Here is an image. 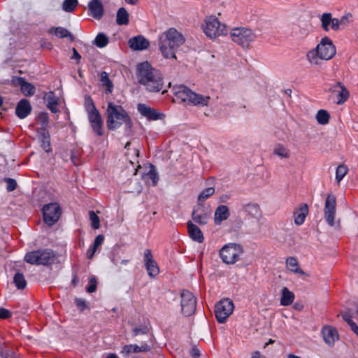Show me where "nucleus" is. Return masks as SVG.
Instances as JSON below:
<instances>
[{
    "mask_svg": "<svg viewBox=\"0 0 358 358\" xmlns=\"http://www.w3.org/2000/svg\"><path fill=\"white\" fill-rule=\"evenodd\" d=\"M89 15L99 20L104 14L103 6L101 0H92L88 3Z\"/></svg>",
    "mask_w": 358,
    "mask_h": 358,
    "instance_id": "412c9836",
    "label": "nucleus"
},
{
    "mask_svg": "<svg viewBox=\"0 0 358 358\" xmlns=\"http://www.w3.org/2000/svg\"><path fill=\"white\" fill-rule=\"evenodd\" d=\"M129 13L124 8H120L118 9L116 15V23L118 25H127L129 22Z\"/></svg>",
    "mask_w": 358,
    "mask_h": 358,
    "instance_id": "473e14b6",
    "label": "nucleus"
},
{
    "mask_svg": "<svg viewBox=\"0 0 358 358\" xmlns=\"http://www.w3.org/2000/svg\"><path fill=\"white\" fill-rule=\"evenodd\" d=\"M190 355L193 358H198L200 356V351L196 348H193L190 351Z\"/></svg>",
    "mask_w": 358,
    "mask_h": 358,
    "instance_id": "bf43d9fd",
    "label": "nucleus"
},
{
    "mask_svg": "<svg viewBox=\"0 0 358 358\" xmlns=\"http://www.w3.org/2000/svg\"><path fill=\"white\" fill-rule=\"evenodd\" d=\"M251 358H266L260 352L255 351L252 354Z\"/></svg>",
    "mask_w": 358,
    "mask_h": 358,
    "instance_id": "e2e57ef3",
    "label": "nucleus"
},
{
    "mask_svg": "<svg viewBox=\"0 0 358 358\" xmlns=\"http://www.w3.org/2000/svg\"><path fill=\"white\" fill-rule=\"evenodd\" d=\"M336 212V199L333 194H329L325 200L324 208V217L327 223L331 226H335V217Z\"/></svg>",
    "mask_w": 358,
    "mask_h": 358,
    "instance_id": "ddd939ff",
    "label": "nucleus"
},
{
    "mask_svg": "<svg viewBox=\"0 0 358 358\" xmlns=\"http://www.w3.org/2000/svg\"><path fill=\"white\" fill-rule=\"evenodd\" d=\"M322 334L325 343L329 346H333L339 338L336 329L331 326L324 327L322 329Z\"/></svg>",
    "mask_w": 358,
    "mask_h": 358,
    "instance_id": "4be33fe9",
    "label": "nucleus"
},
{
    "mask_svg": "<svg viewBox=\"0 0 358 358\" xmlns=\"http://www.w3.org/2000/svg\"><path fill=\"white\" fill-rule=\"evenodd\" d=\"M49 34L55 35L60 38H68L70 41H73L75 39L73 35L68 29L62 27H51L49 29Z\"/></svg>",
    "mask_w": 358,
    "mask_h": 358,
    "instance_id": "c85d7f7f",
    "label": "nucleus"
},
{
    "mask_svg": "<svg viewBox=\"0 0 358 358\" xmlns=\"http://www.w3.org/2000/svg\"><path fill=\"white\" fill-rule=\"evenodd\" d=\"M100 82L102 86L105 88L106 93L109 94L113 92V84L112 81L110 80L108 73L103 71L101 73Z\"/></svg>",
    "mask_w": 358,
    "mask_h": 358,
    "instance_id": "c9c22d12",
    "label": "nucleus"
},
{
    "mask_svg": "<svg viewBox=\"0 0 358 358\" xmlns=\"http://www.w3.org/2000/svg\"><path fill=\"white\" fill-rule=\"evenodd\" d=\"M72 50H73V55L71 57V59L79 61L81 58L80 55L78 53V52L77 51V50L75 48H73Z\"/></svg>",
    "mask_w": 358,
    "mask_h": 358,
    "instance_id": "680f3d73",
    "label": "nucleus"
},
{
    "mask_svg": "<svg viewBox=\"0 0 358 358\" xmlns=\"http://www.w3.org/2000/svg\"><path fill=\"white\" fill-rule=\"evenodd\" d=\"M43 99L47 103V107L52 113H57L58 111V98L52 91L45 93Z\"/></svg>",
    "mask_w": 358,
    "mask_h": 358,
    "instance_id": "c756f323",
    "label": "nucleus"
},
{
    "mask_svg": "<svg viewBox=\"0 0 358 358\" xmlns=\"http://www.w3.org/2000/svg\"><path fill=\"white\" fill-rule=\"evenodd\" d=\"M24 261L33 265H51L56 261V254L51 249H41L28 252Z\"/></svg>",
    "mask_w": 358,
    "mask_h": 358,
    "instance_id": "423d86ee",
    "label": "nucleus"
},
{
    "mask_svg": "<svg viewBox=\"0 0 358 358\" xmlns=\"http://www.w3.org/2000/svg\"><path fill=\"white\" fill-rule=\"evenodd\" d=\"M230 216L229 208L225 205L219 206L214 214V221L216 224H220L222 221L227 220Z\"/></svg>",
    "mask_w": 358,
    "mask_h": 358,
    "instance_id": "a878e982",
    "label": "nucleus"
},
{
    "mask_svg": "<svg viewBox=\"0 0 358 358\" xmlns=\"http://www.w3.org/2000/svg\"><path fill=\"white\" fill-rule=\"evenodd\" d=\"M308 213V207L307 204H303L299 208L296 210L294 213V223L296 225H301L303 224L306 217Z\"/></svg>",
    "mask_w": 358,
    "mask_h": 358,
    "instance_id": "7c9ffc66",
    "label": "nucleus"
},
{
    "mask_svg": "<svg viewBox=\"0 0 358 358\" xmlns=\"http://www.w3.org/2000/svg\"><path fill=\"white\" fill-rule=\"evenodd\" d=\"M231 40L243 48H248L256 38V34L247 27L234 28L230 31Z\"/></svg>",
    "mask_w": 358,
    "mask_h": 358,
    "instance_id": "6e6552de",
    "label": "nucleus"
},
{
    "mask_svg": "<svg viewBox=\"0 0 358 358\" xmlns=\"http://www.w3.org/2000/svg\"><path fill=\"white\" fill-rule=\"evenodd\" d=\"M85 109L87 113L98 110L96 108L94 103L89 95L85 96V103H84Z\"/></svg>",
    "mask_w": 358,
    "mask_h": 358,
    "instance_id": "79ce46f5",
    "label": "nucleus"
},
{
    "mask_svg": "<svg viewBox=\"0 0 358 358\" xmlns=\"http://www.w3.org/2000/svg\"><path fill=\"white\" fill-rule=\"evenodd\" d=\"M348 172V168L346 165L342 164L338 166L336 170V180L338 183L343 179Z\"/></svg>",
    "mask_w": 358,
    "mask_h": 358,
    "instance_id": "ea45409f",
    "label": "nucleus"
},
{
    "mask_svg": "<svg viewBox=\"0 0 358 358\" xmlns=\"http://www.w3.org/2000/svg\"><path fill=\"white\" fill-rule=\"evenodd\" d=\"M44 222L49 226H52L58 221L61 215V208L57 203H50L43 208Z\"/></svg>",
    "mask_w": 358,
    "mask_h": 358,
    "instance_id": "f8f14e48",
    "label": "nucleus"
},
{
    "mask_svg": "<svg viewBox=\"0 0 358 358\" xmlns=\"http://www.w3.org/2000/svg\"><path fill=\"white\" fill-rule=\"evenodd\" d=\"M187 224L190 238L198 243H202L204 241V237L201 229L191 221H189Z\"/></svg>",
    "mask_w": 358,
    "mask_h": 358,
    "instance_id": "bb28decb",
    "label": "nucleus"
},
{
    "mask_svg": "<svg viewBox=\"0 0 358 358\" xmlns=\"http://www.w3.org/2000/svg\"><path fill=\"white\" fill-rule=\"evenodd\" d=\"M294 308L298 310H301L303 309V306L299 303H296L294 305Z\"/></svg>",
    "mask_w": 358,
    "mask_h": 358,
    "instance_id": "338daca9",
    "label": "nucleus"
},
{
    "mask_svg": "<svg viewBox=\"0 0 358 358\" xmlns=\"http://www.w3.org/2000/svg\"><path fill=\"white\" fill-rule=\"evenodd\" d=\"M106 123L109 130H115L124 124L126 131H131L133 122L128 113L119 105L108 102L106 109Z\"/></svg>",
    "mask_w": 358,
    "mask_h": 358,
    "instance_id": "7ed1b4c3",
    "label": "nucleus"
},
{
    "mask_svg": "<svg viewBox=\"0 0 358 358\" xmlns=\"http://www.w3.org/2000/svg\"><path fill=\"white\" fill-rule=\"evenodd\" d=\"M5 182H6V189L8 192H12L16 189L17 182L14 179L7 178L5 179Z\"/></svg>",
    "mask_w": 358,
    "mask_h": 358,
    "instance_id": "de8ad7c7",
    "label": "nucleus"
},
{
    "mask_svg": "<svg viewBox=\"0 0 358 358\" xmlns=\"http://www.w3.org/2000/svg\"><path fill=\"white\" fill-rule=\"evenodd\" d=\"M329 91L331 92L332 96L336 99L335 101L338 105L343 104L350 96L348 89L340 82L333 85L330 87Z\"/></svg>",
    "mask_w": 358,
    "mask_h": 358,
    "instance_id": "2eb2a0df",
    "label": "nucleus"
},
{
    "mask_svg": "<svg viewBox=\"0 0 358 358\" xmlns=\"http://www.w3.org/2000/svg\"><path fill=\"white\" fill-rule=\"evenodd\" d=\"M137 109L141 115L149 120H162L164 117L163 113L144 103H139Z\"/></svg>",
    "mask_w": 358,
    "mask_h": 358,
    "instance_id": "6ab92c4d",
    "label": "nucleus"
},
{
    "mask_svg": "<svg viewBox=\"0 0 358 358\" xmlns=\"http://www.w3.org/2000/svg\"><path fill=\"white\" fill-rule=\"evenodd\" d=\"M78 3V0H64L62 9L66 12L71 13L76 9Z\"/></svg>",
    "mask_w": 358,
    "mask_h": 358,
    "instance_id": "37998d69",
    "label": "nucleus"
},
{
    "mask_svg": "<svg viewBox=\"0 0 358 358\" xmlns=\"http://www.w3.org/2000/svg\"><path fill=\"white\" fill-rule=\"evenodd\" d=\"M182 313L185 316L192 315L196 310V300L192 292L183 290L180 294Z\"/></svg>",
    "mask_w": 358,
    "mask_h": 358,
    "instance_id": "9b49d317",
    "label": "nucleus"
},
{
    "mask_svg": "<svg viewBox=\"0 0 358 358\" xmlns=\"http://www.w3.org/2000/svg\"><path fill=\"white\" fill-rule=\"evenodd\" d=\"M350 328L354 331V333L358 336V326L356 324V323L352 324Z\"/></svg>",
    "mask_w": 358,
    "mask_h": 358,
    "instance_id": "69168bd1",
    "label": "nucleus"
},
{
    "mask_svg": "<svg viewBox=\"0 0 358 358\" xmlns=\"http://www.w3.org/2000/svg\"><path fill=\"white\" fill-rule=\"evenodd\" d=\"M96 251V249H95L93 247H90L87 251V257L89 258V259H92L93 257V256L94 255L95 252Z\"/></svg>",
    "mask_w": 358,
    "mask_h": 358,
    "instance_id": "052dcab7",
    "label": "nucleus"
},
{
    "mask_svg": "<svg viewBox=\"0 0 358 358\" xmlns=\"http://www.w3.org/2000/svg\"><path fill=\"white\" fill-rule=\"evenodd\" d=\"M322 28L325 31H329L331 29L334 31L338 30V19L332 17L330 13H324L320 17Z\"/></svg>",
    "mask_w": 358,
    "mask_h": 358,
    "instance_id": "aec40b11",
    "label": "nucleus"
},
{
    "mask_svg": "<svg viewBox=\"0 0 358 358\" xmlns=\"http://www.w3.org/2000/svg\"><path fill=\"white\" fill-rule=\"evenodd\" d=\"M159 39L160 50L166 59H176V50L185 41L184 36L175 28L164 31Z\"/></svg>",
    "mask_w": 358,
    "mask_h": 358,
    "instance_id": "f03ea898",
    "label": "nucleus"
},
{
    "mask_svg": "<svg viewBox=\"0 0 358 358\" xmlns=\"http://www.w3.org/2000/svg\"><path fill=\"white\" fill-rule=\"evenodd\" d=\"M287 268L292 273L306 275L305 272L299 266L298 262L294 257H289L286 261Z\"/></svg>",
    "mask_w": 358,
    "mask_h": 358,
    "instance_id": "f704fd0d",
    "label": "nucleus"
},
{
    "mask_svg": "<svg viewBox=\"0 0 358 358\" xmlns=\"http://www.w3.org/2000/svg\"><path fill=\"white\" fill-rule=\"evenodd\" d=\"M96 289V281L95 278L90 279V285L87 287V292L88 293H93Z\"/></svg>",
    "mask_w": 358,
    "mask_h": 358,
    "instance_id": "3c124183",
    "label": "nucleus"
},
{
    "mask_svg": "<svg viewBox=\"0 0 358 358\" xmlns=\"http://www.w3.org/2000/svg\"><path fill=\"white\" fill-rule=\"evenodd\" d=\"M39 136L41 138V145L43 149L46 152H49L51 151L50 147V135L48 131L45 129H43L39 133Z\"/></svg>",
    "mask_w": 358,
    "mask_h": 358,
    "instance_id": "72a5a7b5",
    "label": "nucleus"
},
{
    "mask_svg": "<svg viewBox=\"0 0 358 358\" xmlns=\"http://www.w3.org/2000/svg\"><path fill=\"white\" fill-rule=\"evenodd\" d=\"M39 120L43 126H46L48 123V117L46 113H42L38 117Z\"/></svg>",
    "mask_w": 358,
    "mask_h": 358,
    "instance_id": "4d7b16f0",
    "label": "nucleus"
},
{
    "mask_svg": "<svg viewBox=\"0 0 358 358\" xmlns=\"http://www.w3.org/2000/svg\"><path fill=\"white\" fill-rule=\"evenodd\" d=\"M104 240V237L103 235H98L94 240V244L92 247L94 248L95 249H97L99 246H100Z\"/></svg>",
    "mask_w": 358,
    "mask_h": 358,
    "instance_id": "864d4df0",
    "label": "nucleus"
},
{
    "mask_svg": "<svg viewBox=\"0 0 358 358\" xmlns=\"http://www.w3.org/2000/svg\"><path fill=\"white\" fill-rule=\"evenodd\" d=\"M330 115L326 110L321 109L317 111L316 120L320 124L324 125L329 123Z\"/></svg>",
    "mask_w": 358,
    "mask_h": 358,
    "instance_id": "58836bf2",
    "label": "nucleus"
},
{
    "mask_svg": "<svg viewBox=\"0 0 358 358\" xmlns=\"http://www.w3.org/2000/svg\"><path fill=\"white\" fill-rule=\"evenodd\" d=\"M108 42V36L103 33H99L94 39V44L101 48L106 47Z\"/></svg>",
    "mask_w": 358,
    "mask_h": 358,
    "instance_id": "a19ab883",
    "label": "nucleus"
},
{
    "mask_svg": "<svg viewBox=\"0 0 358 358\" xmlns=\"http://www.w3.org/2000/svg\"><path fill=\"white\" fill-rule=\"evenodd\" d=\"M350 328L354 331V333L358 336V326L356 324V323L352 324Z\"/></svg>",
    "mask_w": 358,
    "mask_h": 358,
    "instance_id": "0e129e2a",
    "label": "nucleus"
},
{
    "mask_svg": "<svg viewBox=\"0 0 358 358\" xmlns=\"http://www.w3.org/2000/svg\"><path fill=\"white\" fill-rule=\"evenodd\" d=\"M10 83L13 87H20L22 93L25 96H31L36 92L35 86L31 83L27 82L24 78L13 76Z\"/></svg>",
    "mask_w": 358,
    "mask_h": 358,
    "instance_id": "dca6fc26",
    "label": "nucleus"
},
{
    "mask_svg": "<svg viewBox=\"0 0 358 358\" xmlns=\"http://www.w3.org/2000/svg\"><path fill=\"white\" fill-rule=\"evenodd\" d=\"M247 210L254 215H258L259 214V208L258 205L255 203L248 204L247 206Z\"/></svg>",
    "mask_w": 358,
    "mask_h": 358,
    "instance_id": "8fccbe9b",
    "label": "nucleus"
},
{
    "mask_svg": "<svg viewBox=\"0 0 358 358\" xmlns=\"http://www.w3.org/2000/svg\"><path fill=\"white\" fill-rule=\"evenodd\" d=\"M343 319L349 324L350 327L355 322L352 320V317L347 313L343 314Z\"/></svg>",
    "mask_w": 358,
    "mask_h": 358,
    "instance_id": "6e6d98bb",
    "label": "nucleus"
},
{
    "mask_svg": "<svg viewBox=\"0 0 358 358\" xmlns=\"http://www.w3.org/2000/svg\"><path fill=\"white\" fill-rule=\"evenodd\" d=\"M128 45L134 50L141 51L147 49L149 47L150 43L144 36L138 35L129 38Z\"/></svg>",
    "mask_w": 358,
    "mask_h": 358,
    "instance_id": "5701e85b",
    "label": "nucleus"
},
{
    "mask_svg": "<svg viewBox=\"0 0 358 358\" xmlns=\"http://www.w3.org/2000/svg\"><path fill=\"white\" fill-rule=\"evenodd\" d=\"M173 92L178 101L185 102L194 106H207L210 99L209 96L197 94L183 85L173 86Z\"/></svg>",
    "mask_w": 358,
    "mask_h": 358,
    "instance_id": "20e7f679",
    "label": "nucleus"
},
{
    "mask_svg": "<svg viewBox=\"0 0 358 358\" xmlns=\"http://www.w3.org/2000/svg\"><path fill=\"white\" fill-rule=\"evenodd\" d=\"M89 217L92 227L95 229H99L100 227V220L99 216L93 210H90L89 212Z\"/></svg>",
    "mask_w": 358,
    "mask_h": 358,
    "instance_id": "a18cd8bd",
    "label": "nucleus"
},
{
    "mask_svg": "<svg viewBox=\"0 0 358 358\" xmlns=\"http://www.w3.org/2000/svg\"><path fill=\"white\" fill-rule=\"evenodd\" d=\"M150 347L146 343H142L141 345L136 344H130L124 345L120 353L124 357H128L131 353L148 352Z\"/></svg>",
    "mask_w": 358,
    "mask_h": 358,
    "instance_id": "b1692460",
    "label": "nucleus"
},
{
    "mask_svg": "<svg viewBox=\"0 0 358 358\" xmlns=\"http://www.w3.org/2000/svg\"><path fill=\"white\" fill-rule=\"evenodd\" d=\"M76 304L81 310H83L87 308L85 301L82 299H76Z\"/></svg>",
    "mask_w": 358,
    "mask_h": 358,
    "instance_id": "5fc2aeb1",
    "label": "nucleus"
},
{
    "mask_svg": "<svg viewBox=\"0 0 358 358\" xmlns=\"http://www.w3.org/2000/svg\"><path fill=\"white\" fill-rule=\"evenodd\" d=\"M273 153L282 158H288L289 157V150L280 145L274 148Z\"/></svg>",
    "mask_w": 358,
    "mask_h": 358,
    "instance_id": "c03bdc74",
    "label": "nucleus"
},
{
    "mask_svg": "<svg viewBox=\"0 0 358 358\" xmlns=\"http://www.w3.org/2000/svg\"><path fill=\"white\" fill-rule=\"evenodd\" d=\"M148 331V328L146 326L136 327L132 330V336L136 337L140 334H145Z\"/></svg>",
    "mask_w": 358,
    "mask_h": 358,
    "instance_id": "49530a36",
    "label": "nucleus"
},
{
    "mask_svg": "<svg viewBox=\"0 0 358 358\" xmlns=\"http://www.w3.org/2000/svg\"><path fill=\"white\" fill-rule=\"evenodd\" d=\"M136 77L138 83L144 85L149 92H159L163 87L164 81L161 73L152 68L148 62L137 66Z\"/></svg>",
    "mask_w": 358,
    "mask_h": 358,
    "instance_id": "f257e3e1",
    "label": "nucleus"
},
{
    "mask_svg": "<svg viewBox=\"0 0 358 358\" xmlns=\"http://www.w3.org/2000/svg\"><path fill=\"white\" fill-rule=\"evenodd\" d=\"M144 262L148 274L151 278L156 277L159 272L157 262L153 259L150 250L147 249L144 252Z\"/></svg>",
    "mask_w": 358,
    "mask_h": 358,
    "instance_id": "a211bd4d",
    "label": "nucleus"
},
{
    "mask_svg": "<svg viewBox=\"0 0 358 358\" xmlns=\"http://www.w3.org/2000/svg\"><path fill=\"white\" fill-rule=\"evenodd\" d=\"M126 3L131 4V5H136L138 0H124Z\"/></svg>",
    "mask_w": 358,
    "mask_h": 358,
    "instance_id": "774afa93",
    "label": "nucleus"
},
{
    "mask_svg": "<svg viewBox=\"0 0 358 358\" xmlns=\"http://www.w3.org/2000/svg\"><path fill=\"white\" fill-rule=\"evenodd\" d=\"M13 282L18 289H23L27 286V281L23 273L17 272L13 278Z\"/></svg>",
    "mask_w": 358,
    "mask_h": 358,
    "instance_id": "e433bc0d",
    "label": "nucleus"
},
{
    "mask_svg": "<svg viewBox=\"0 0 358 358\" xmlns=\"http://www.w3.org/2000/svg\"><path fill=\"white\" fill-rule=\"evenodd\" d=\"M202 28L206 36L210 38H215L220 36L227 34L226 25L221 23L213 15L208 16L205 18Z\"/></svg>",
    "mask_w": 358,
    "mask_h": 358,
    "instance_id": "0eeeda50",
    "label": "nucleus"
},
{
    "mask_svg": "<svg viewBox=\"0 0 358 358\" xmlns=\"http://www.w3.org/2000/svg\"><path fill=\"white\" fill-rule=\"evenodd\" d=\"M12 316V313L8 309L0 308V318L7 319Z\"/></svg>",
    "mask_w": 358,
    "mask_h": 358,
    "instance_id": "603ef678",
    "label": "nucleus"
},
{
    "mask_svg": "<svg viewBox=\"0 0 358 358\" xmlns=\"http://www.w3.org/2000/svg\"><path fill=\"white\" fill-rule=\"evenodd\" d=\"M336 54V47L327 36L322 38L317 47L308 52L307 59L313 64H318L320 59L329 60Z\"/></svg>",
    "mask_w": 358,
    "mask_h": 358,
    "instance_id": "39448f33",
    "label": "nucleus"
},
{
    "mask_svg": "<svg viewBox=\"0 0 358 358\" xmlns=\"http://www.w3.org/2000/svg\"><path fill=\"white\" fill-rule=\"evenodd\" d=\"M31 111V106L30 102L27 99H21L15 108L16 115L20 118L24 119L27 117Z\"/></svg>",
    "mask_w": 358,
    "mask_h": 358,
    "instance_id": "393cba45",
    "label": "nucleus"
},
{
    "mask_svg": "<svg viewBox=\"0 0 358 358\" xmlns=\"http://www.w3.org/2000/svg\"><path fill=\"white\" fill-rule=\"evenodd\" d=\"M294 294L287 287H283L281 291L280 305L284 306H289L294 299Z\"/></svg>",
    "mask_w": 358,
    "mask_h": 358,
    "instance_id": "2f4dec72",
    "label": "nucleus"
},
{
    "mask_svg": "<svg viewBox=\"0 0 358 358\" xmlns=\"http://www.w3.org/2000/svg\"><path fill=\"white\" fill-rule=\"evenodd\" d=\"M87 118L92 131L98 136L103 135V120L99 110L87 113Z\"/></svg>",
    "mask_w": 358,
    "mask_h": 358,
    "instance_id": "f3484780",
    "label": "nucleus"
},
{
    "mask_svg": "<svg viewBox=\"0 0 358 358\" xmlns=\"http://www.w3.org/2000/svg\"><path fill=\"white\" fill-rule=\"evenodd\" d=\"M110 261L113 263V264L116 266H119V264L120 263V257L115 255V254H113L111 257H110Z\"/></svg>",
    "mask_w": 358,
    "mask_h": 358,
    "instance_id": "13d9d810",
    "label": "nucleus"
},
{
    "mask_svg": "<svg viewBox=\"0 0 358 358\" xmlns=\"http://www.w3.org/2000/svg\"><path fill=\"white\" fill-rule=\"evenodd\" d=\"M215 193L214 187H207L203 189L198 196V203H203Z\"/></svg>",
    "mask_w": 358,
    "mask_h": 358,
    "instance_id": "4c0bfd02",
    "label": "nucleus"
},
{
    "mask_svg": "<svg viewBox=\"0 0 358 358\" xmlns=\"http://www.w3.org/2000/svg\"><path fill=\"white\" fill-rule=\"evenodd\" d=\"M149 170L142 175V178L146 182H150L152 186H156L159 180V174L155 166L151 164L148 165Z\"/></svg>",
    "mask_w": 358,
    "mask_h": 358,
    "instance_id": "cd10ccee",
    "label": "nucleus"
},
{
    "mask_svg": "<svg viewBox=\"0 0 358 358\" xmlns=\"http://www.w3.org/2000/svg\"><path fill=\"white\" fill-rule=\"evenodd\" d=\"M234 309L233 301L229 299H224L216 303L215 306V317L219 323H224L232 314Z\"/></svg>",
    "mask_w": 358,
    "mask_h": 358,
    "instance_id": "9d476101",
    "label": "nucleus"
},
{
    "mask_svg": "<svg viewBox=\"0 0 358 358\" xmlns=\"http://www.w3.org/2000/svg\"><path fill=\"white\" fill-rule=\"evenodd\" d=\"M243 250L240 245L229 243L225 245L220 251V256L223 262L230 264L239 260Z\"/></svg>",
    "mask_w": 358,
    "mask_h": 358,
    "instance_id": "1a4fd4ad",
    "label": "nucleus"
},
{
    "mask_svg": "<svg viewBox=\"0 0 358 358\" xmlns=\"http://www.w3.org/2000/svg\"><path fill=\"white\" fill-rule=\"evenodd\" d=\"M211 213L210 206L198 203L193 210L192 218L199 224H206L210 217Z\"/></svg>",
    "mask_w": 358,
    "mask_h": 358,
    "instance_id": "4468645a",
    "label": "nucleus"
},
{
    "mask_svg": "<svg viewBox=\"0 0 358 358\" xmlns=\"http://www.w3.org/2000/svg\"><path fill=\"white\" fill-rule=\"evenodd\" d=\"M352 16L351 14H347L344 16H343L341 20H338V29H340V27H345L346 26L350 21L352 20Z\"/></svg>",
    "mask_w": 358,
    "mask_h": 358,
    "instance_id": "09e8293b",
    "label": "nucleus"
}]
</instances>
